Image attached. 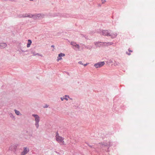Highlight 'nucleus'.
Returning <instances> with one entry per match:
<instances>
[{
    "instance_id": "nucleus-1",
    "label": "nucleus",
    "mask_w": 155,
    "mask_h": 155,
    "mask_svg": "<svg viewBox=\"0 0 155 155\" xmlns=\"http://www.w3.org/2000/svg\"><path fill=\"white\" fill-rule=\"evenodd\" d=\"M55 137L56 141H57L59 143H61V144L63 145L64 144V138L59 136L58 133L56 134Z\"/></svg>"
},
{
    "instance_id": "nucleus-2",
    "label": "nucleus",
    "mask_w": 155,
    "mask_h": 155,
    "mask_svg": "<svg viewBox=\"0 0 155 155\" xmlns=\"http://www.w3.org/2000/svg\"><path fill=\"white\" fill-rule=\"evenodd\" d=\"M32 116L35 118V125L37 128H38L39 127V122L40 120V118L39 116L36 114H33Z\"/></svg>"
},
{
    "instance_id": "nucleus-3",
    "label": "nucleus",
    "mask_w": 155,
    "mask_h": 155,
    "mask_svg": "<svg viewBox=\"0 0 155 155\" xmlns=\"http://www.w3.org/2000/svg\"><path fill=\"white\" fill-rule=\"evenodd\" d=\"M105 64L104 62V61L98 62L94 64V66L96 68H100L104 65Z\"/></svg>"
},
{
    "instance_id": "nucleus-4",
    "label": "nucleus",
    "mask_w": 155,
    "mask_h": 155,
    "mask_svg": "<svg viewBox=\"0 0 155 155\" xmlns=\"http://www.w3.org/2000/svg\"><path fill=\"white\" fill-rule=\"evenodd\" d=\"M102 34L104 35H111L110 31L108 30H103L102 31Z\"/></svg>"
},
{
    "instance_id": "nucleus-5",
    "label": "nucleus",
    "mask_w": 155,
    "mask_h": 155,
    "mask_svg": "<svg viewBox=\"0 0 155 155\" xmlns=\"http://www.w3.org/2000/svg\"><path fill=\"white\" fill-rule=\"evenodd\" d=\"M65 55L64 54L61 53L58 55V57H57V61H59L60 60L62 59L61 57L64 56Z\"/></svg>"
},
{
    "instance_id": "nucleus-6",
    "label": "nucleus",
    "mask_w": 155,
    "mask_h": 155,
    "mask_svg": "<svg viewBox=\"0 0 155 155\" xmlns=\"http://www.w3.org/2000/svg\"><path fill=\"white\" fill-rule=\"evenodd\" d=\"M29 151L28 149L26 148H24V150L22 152H21V155H25Z\"/></svg>"
},
{
    "instance_id": "nucleus-7",
    "label": "nucleus",
    "mask_w": 155,
    "mask_h": 155,
    "mask_svg": "<svg viewBox=\"0 0 155 155\" xmlns=\"http://www.w3.org/2000/svg\"><path fill=\"white\" fill-rule=\"evenodd\" d=\"M7 45L5 43H0V47L2 48H5L6 47Z\"/></svg>"
},
{
    "instance_id": "nucleus-8",
    "label": "nucleus",
    "mask_w": 155,
    "mask_h": 155,
    "mask_svg": "<svg viewBox=\"0 0 155 155\" xmlns=\"http://www.w3.org/2000/svg\"><path fill=\"white\" fill-rule=\"evenodd\" d=\"M32 43V41L31 40H28V43L27 44V47L29 48L30 47V45H31V44Z\"/></svg>"
},
{
    "instance_id": "nucleus-9",
    "label": "nucleus",
    "mask_w": 155,
    "mask_h": 155,
    "mask_svg": "<svg viewBox=\"0 0 155 155\" xmlns=\"http://www.w3.org/2000/svg\"><path fill=\"white\" fill-rule=\"evenodd\" d=\"M95 45L98 47L101 46L103 45V44L101 42H97L95 43Z\"/></svg>"
},
{
    "instance_id": "nucleus-10",
    "label": "nucleus",
    "mask_w": 155,
    "mask_h": 155,
    "mask_svg": "<svg viewBox=\"0 0 155 155\" xmlns=\"http://www.w3.org/2000/svg\"><path fill=\"white\" fill-rule=\"evenodd\" d=\"M71 44L72 45H73L75 47H76L77 48H78V49L79 48V46L78 45L76 44L75 43H74V42H71Z\"/></svg>"
},
{
    "instance_id": "nucleus-11",
    "label": "nucleus",
    "mask_w": 155,
    "mask_h": 155,
    "mask_svg": "<svg viewBox=\"0 0 155 155\" xmlns=\"http://www.w3.org/2000/svg\"><path fill=\"white\" fill-rule=\"evenodd\" d=\"M15 114L17 115H21L20 114V112L16 110H15Z\"/></svg>"
},
{
    "instance_id": "nucleus-12",
    "label": "nucleus",
    "mask_w": 155,
    "mask_h": 155,
    "mask_svg": "<svg viewBox=\"0 0 155 155\" xmlns=\"http://www.w3.org/2000/svg\"><path fill=\"white\" fill-rule=\"evenodd\" d=\"M102 3H104L106 2L105 0H101Z\"/></svg>"
},
{
    "instance_id": "nucleus-13",
    "label": "nucleus",
    "mask_w": 155,
    "mask_h": 155,
    "mask_svg": "<svg viewBox=\"0 0 155 155\" xmlns=\"http://www.w3.org/2000/svg\"><path fill=\"white\" fill-rule=\"evenodd\" d=\"M36 55H38V56H40L41 57H42V54H39L37 53L36 54Z\"/></svg>"
},
{
    "instance_id": "nucleus-14",
    "label": "nucleus",
    "mask_w": 155,
    "mask_h": 155,
    "mask_svg": "<svg viewBox=\"0 0 155 155\" xmlns=\"http://www.w3.org/2000/svg\"><path fill=\"white\" fill-rule=\"evenodd\" d=\"M67 95H65V97L64 98V99H65V100H68V98L67 97Z\"/></svg>"
},
{
    "instance_id": "nucleus-15",
    "label": "nucleus",
    "mask_w": 155,
    "mask_h": 155,
    "mask_svg": "<svg viewBox=\"0 0 155 155\" xmlns=\"http://www.w3.org/2000/svg\"><path fill=\"white\" fill-rule=\"evenodd\" d=\"M78 63L80 64H83L81 61H79V62H78Z\"/></svg>"
},
{
    "instance_id": "nucleus-16",
    "label": "nucleus",
    "mask_w": 155,
    "mask_h": 155,
    "mask_svg": "<svg viewBox=\"0 0 155 155\" xmlns=\"http://www.w3.org/2000/svg\"><path fill=\"white\" fill-rule=\"evenodd\" d=\"M117 35V34L116 33V34H115V35H114V37H116V36Z\"/></svg>"
},
{
    "instance_id": "nucleus-17",
    "label": "nucleus",
    "mask_w": 155,
    "mask_h": 155,
    "mask_svg": "<svg viewBox=\"0 0 155 155\" xmlns=\"http://www.w3.org/2000/svg\"><path fill=\"white\" fill-rule=\"evenodd\" d=\"M64 99V98H62V97H61V99L62 101H63V100Z\"/></svg>"
},
{
    "instance_id": "nucleus-18",
    "label": "nucleus",
    "mask_w": 155,
    "mask_h": 155,
    "mask_svg": "<svg viewBox=\"0 0 155 155\" xmlns=\"http://www.w3.org/2000/svg\"><path fill=\"white\" fill-rule=\"evenodd\" d=\"M25 17H31V16L30 15L26 16Z\"/></svg>"
},
{
    "instance_id": "nucleus-19",
    "label": "nucleus",
    "mask_w": 155,
    "mask_h": 155,
    "mask_svg": "<svg viewBox=\"0 0 155 155\" xmlns=\"http://www.w3.org/2000/svg\"><path fill=\"white\" fill-rule=\"evenodd\" d=\"M87 65V64H84V66H86Z\"/></svg>"
},
{
    "instance_id": "nucleus-20",
    "label": "nucleus",
    "mask_w": 155,
    "mask_h": 155,
    "mask_svg": "<svg viewBox=\"0 0 155 155\" xmlns=\"http://www.w3.org/2000/svg\"><path fill=\"white\" fill-rule=\"evenodd\" d=\"M129 51L130 52H132V51H131V50H129Z\"/></svg>"
},
{
    "instance_id": "nucleus-21",
    "label": "nucleus",
    "mask_w": 155,
    "mask_h": 155,
    "mask_svg": "<svg viewBox=\"0 0 155 155\" xmlns=\"http://www.w3.org/2000/svg\"><path fill=\"white\" fill-rule=\"evenodd\" d=\"M127 53V54L128 55H130V53Z\"/></svg>"
},
{
    "instance_id": "nucleus-22",
    "label": "nucleus",
    "mask_w": 155,
    "mask_h": 155,
    "mask_svg": "<svg viewBox=\"0 0 155 155\" xmlns=\"http://www.w3.org/2000/svg\"><path fill=\"white\" fill-rule=\"evenodd\" d=\"M51 47H53V48L54 47V45H52V46H51Z\"/></svg>"
},
{
    "instance_id": "nucleus-23",
    "label": "nucleus",
    "mask_w": 155,
    "mask_h": 155,
    "mask_svg": "<svg viewBox=\"0 0 155 155\" xmlns=\"http://www.w3.org/2000/svg\"><path fill=\"white\" fill-rule=\"evenodd\" d=\"M48 107V106H46L45 107Z\"/></svg>"
}]
</instances>
